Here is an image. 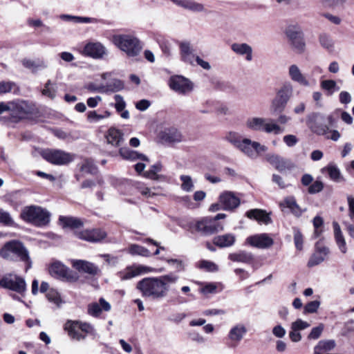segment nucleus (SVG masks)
<instances>
[{"mask_svg": "<svg viewBox=\"0 0 354 354\" xmlns=\"http://www.w3.org/2000/svg\"><path fill=\"white\" fill-rule=\"evenodd\" d=\"M80 169L82 171L87 174H94L97 172V167L90 160H86L82 165Z\"/></svg>", "mask_w": 354, "mask_h": 354, "instance_id": "obj_52", "label": "nucleus"}, {"mask_svg": "<svg viewBox=\"0 0 354 354\" xmlns=\"http://www.w3.org/2000/svg\"><path fill=\"white\" fill-rule=\"evenodd\" d=\"M109 311L111 310V305L104 298H100L99 304L92 303L88 306V313L90 315L93 317H98L102 311Z\"/></svg>", "mask_w": 354, "mask_h": 354, "instance_id": "obj_28", "label": "nucleus"}, {"mask_svg": "<svg viewBox=\"0 0 354 354\" xmlns=\"http://www.w3.org/2000/svg\"><path fill=\"white\" fill-rule=\"evenodd\" d=\"M246 333L247 329L244 325L237 324L230 329L228 337L233 342H239Z\"/></svg>", "mask_w": 354, "mask_h": 354, "instance_id": "obj_37", "label": "nucleus"}, {"mask_svg": "<svg viewBox=\"0 0 354 354\" xmlns=\"http://www.w3.org/2000/svg\"><path fill=\"white\" fill-rule=\"evenodd\" d=\"M231 49L237 55H246V60L252 59V48L246 43H234L231 45Z\"/></svg>", "mask_w": 354, "mask_h": 354, "instance_id": "obj_32", "label": "nucleus"}, {"mask_svg": "<svg viewBox=\"0 0 354 354\" xmlns=\"http://www.w3.org/2000/svg\"><path fill=\"white\" fill-rule=\"evenodd\" d=\"M219 201L225 210L236 208L240 204V199L233 192H225L221 194Z\"/></svg>", "mask_w": 354, "mask_h": 354, "instance_id": "obj_22", "label": "nucleus"}, {"mask_svg": "<svg viewBox=\"0 0 354 354\" xmlns=\"http://www.w3.org/2000/svg\"><path fill=\"white\" fill-rule=\"evenodd\" d=\"M114 98L115 100V108L116 111L118 112H121L124 111L126 106V103L123 100V97L120 95H115Z\"/></svg>", "mask_w": 354, "mask_h": 354, "instance_id": "obj_57", "label": "nucleus"}, {"mask_svg": "<svg viewBox=\"0 0 354 354\" xmlns=\"http://www.w3.org/2000/svg\"><path fill=\"white\" fill-rule=\"evenodd\" d=\"M50 274L57 279L68 282H75L78 280V274L71 270L59 261H55L49 267Z\"/></svg>", "mask_w": 354, "mask_h": 354, "instance_id": "obj_11", "label": "nucleus"}, {"mask_svg": "<svg viewBox=\"0 0 354 354\" xmlns=\"http://www.w3.org/2000/svg\"><path fill=\"white\" fill-rule=\"evenodd\" d=\"M328 253L329 250L328 248L317 245L315 252L312 254L308 261V266L311 268L320 264L325 260Z\"/></svg>", "mask_w": 354, "mask_h": 354, "instance_id": "obj_23", "label": "nucleus"}, {"mask_svg": "<svg viewBox=\"0 0 354 354\" xmlns=\"http://www.w3.org/2000/svg\"><path fill=\"white\" fill-rule=\"evenodd\" d=\"M272 180L273 183H276L281 189H285L288 187V185L285 183L283 178L278 174H274L272 177Z\"/></svg>", "mask_w": 354, "mask_h": 354, "instance_id": "obj_60", "label": "nucleus"}, {"mask_svg": "<svg viewBox=\"0 0 354 354\" xmlns=\"http://www.w3.org/2000/svg\"><path fill=\"white\" fill-rule=\"evenodd\" d=\"M0 286L21 295L26 290V283L24 279L13 273L3 275L0 279Z\"/></svg>", "mask_w": 354, "mask_h": 354, "instance_id": "obj_9", "label": "nucleus"}, {"mask_svg": "<svg viewBox=\"0 0 354 354\" xmlns=\"http://www.w3.org/2000/svg\"><path fill=\"white\" fill-rule=\"evenodd\" d=\"M75 236L82 239L91 243L100 242L106 237V232L100 228L76 231Z\"/></svg>", "mask_w": 354, "mask_h": 354, "instance_id": "obj_17", "label": "nucleus"}, {"mask_svg": "<svg viewBox=\"0 0 354 354\" xmlns=\"http://www.w3.org/2000/svg\"><path fill=\"white\" fill-rule=\"evenodd\" d=\"M84 55L95 58L100 59L106 53L104 46L100 42H89L84 48Z\"/></svg>", "mask_w": 354, "mask_h": 354, "instance_id": "obj_21", "label": "nucleus"}, {"mask_svg": "<svg viewBox=\"0 0 354 354\" xmlns=\"http://www.w3.org/2000/svg\"><path fill=\"white\" fill-rule=\"evenodd\" d=\"M59 221L63 227H70L71 229H77L84 225V222L80 218L73 216H60Z\"/></svg>", "mask_w": 354, "mask_h": 354, "instance_id": "obj_36", "label": "nucleus"}, {"mask_svg": "<svg viewBox=\"0 0 354 354\" xmlns=\"http://www.w3.org/2000/svg\"><path fill=\"white\" fill-rule=\"evenodd\" d=\"M174 4L193 12L204 11V6L192 0H171Z\"/></svg>", "mask_w": 354, "mask_h": 354, "instance_id": "obj_34", "label": "nucleus"}, {"mask_svg": "<svg viewBox=\"0 0 354 354\" xmlns=\"http://www.w3.org/2000/svg\"><path fill=\"white\" fill-rule=\"evenodd\" d=\"M170 89L180 95H187L193 91L194 84L183 75H172L168 80Z\"/></svg>", "mask_w": 354, "mask_h": 354, "instance_id": "obj_10", "label": "nucleus"}, {"mask_svg": "<svg viewBox=\"0 0 354 354\" xmlns=\"http://www.w3.org/2000/svg\"><path fill=\"white\" fill-rule=\"evenodd\" d=\"M113 41L129 57H137L142 50V46L138 39L131 35H115L113 37Z\"/></svg>", "mask_w": 354, "mask_h": 354, "instance_id": "obj_6", "label": "nucleus"}, {"mask_svg": "<svg viewBox=\"0 0 354 354\" xmlns=\"http://www.w3.org/2000/svg\"><path fill=\"white\" fill-rule=\"evenodd\" d=\"M319 42L322 46L326 48L328 51H333L334 49V41L332 38L326 35L323 34L319 36Z\"/></svg>", "mask_w": 354, "mask_h": 354, "instance_id": "obj_48", "label": "nucleus"}, {"mask_svg": "<svg viewBox=\"0 0 354 354\" xmlns=\"http://www.w3.org/2000/svg\"><path fill=\"white\" fill-rule=\"evenodd\" d=\"M37 113L38 109L32 102L19 100L12 101L10 120L13 122H18Z\"/></svg>", "mask_w": 354, "mask_h": 354, "instance_id": "obj_4", "label": "nucleus"}, {"mask_svg": "<svg viewBox=\"0 0 354 354\" xmlns=\"http://www.w3.org/2000/svg\"><path fill=\"white\" fill-rule=\"evenodd\" d=\"M333 226H334V234H335L336 243H337L339 249L340 250V251L342 253L345 254L347 251V248H346L345 239L342 233L339 225L337 223H334Z\"/></svg>", "mask_w": 354, "mask_h": 354, "instance_id": "obj_39", "label": "nucleus"}, {"mask_svg": "<svg viewBox=\"0 0 354 354\" xmlns=\"http://www.w3.org/2000/svg\"><path fill=\"white\" fill-rule=\"evenodd\" d=\"M64 330L72 339L82 340L86 337L84 335H82L79 331L80 329L79 328V322L77 321H67L64 324Z\"/></svg>", "mask_w": 354, "mask_h": 354, "instance_id": "obj_29", "label": "nucleus"}, {"mask_svg": "<svg viewBox=\"0 0 354 354\" xmlns=\"http://www.w3.org/2000/svg\"><path fill=\"white\" fill-rule=\"evenodd\" d=\"M46 297L49 301H53L56 304H59V303L61 301L59 295L56 291L53 290H50L47 292Z\"/></svg>", "mask_w": 354, "mask_h": 354, "instance_id": "obj_59", "label": "nucleus"}, {"mask_svg": "<svg viewBox=\"0 0 354 354\" xmlns=\"http://www.w3.org/2000/svg\"><path fill=\"white\" fill-rule=\"evenodd\" d=\"M225 138L236 148H238L243 139L239 133L234 131L228 132Z\"/></svg>", "mask_w": 354, "mask_h": 354, "instance_id": "obj_47", "label": "nucleus"}, {"mask_svg": "<svg viewBox=\"0 0 354 354\" xmlns=\"http://www.w3.org/2000/svg\"><path fill=\"white\" fill-rule=\"evenodd\" d=\"M195 227L198 232L205 236L223 230V225L215 222L211 217H205L197 221Z\"/></svg>", "mask_w": 354, "mask_h": 354, "instance_id": "obj_15", "label": "nucleus"}, {"mask_svg": "<svg viewBox=\"0 0 354 354\" xmlns=\"http://www.w3.org/2000/svg\"><path fill=\"white\" fill-rule=\"evenodd\" d=\"M283 140L288 147H293L298 142V139L294 135H286L283 137Z\"/></svg>", "mask_w": 354, "mask_h": 354, "instance_id": "obj_63", "label": "nucleus"}, {"mask_svg": "<svg viewBox=\"0 0 354 354\" xmlns=\"http://www.w3.org/2000/svg\"><path fill=\"white\" fill-rule=\"evenodd\" d=\"M162 169V165L160 162H157L152 165L149 170L145 171L144 173V176L152 179V180H158L159 176L157 174L158 172L160 171Z\"/></svg>", "mask_w": 354, "mask_h": 354, "instance_id": "obj_46", "label": "nucleus"}, {"mask_svg": "<svg viewBox=\"0 0 354 354\" xmlns=\"http://www.w3.org/2000/svg\"><path fill=\"white\" fill-rule=\"evenodd\" d=\"M178 277L173 273L160 277H145L137 283L136 288L142 297L160 299L167 295L169 285L175 283Z\"/></svg>", "mask_w": 354, "mask_h": 354, "instance_id": "obj_1", "label": "nucleus"}, {"mask_svg": "<svg viewBox=\"0 0 354 354\" xmlns=\"http://www.w3.org/2000/svg\"><path fill=\"white\" fill-rule=\"evenodd\" d=\"M324 188L322 182L316 180L313 183L308 187V193L310 194H315L320 192Z\"/></svg>", "mask_w": 354, "mask_h": 354, "instance_id": "obj_56", "label": "nucleus"}, {"mask_svg": "<svg viewBox=\"0 0 354 354\" xmlns=\"http://www.w3.org/2000/svg\"><path fill=\"white\" fill-rule=\"evenodd\" d=\"M245 125L251 130L274 135L280 134L283 131V129L270 118H250L247 120Z\"/></svg>", "mask_w": 354, "mask_h": 354, "instance_id": "obj_5", "label": "nucleus"}, {"mask_svg": "<svg viewBox=\"0 0 354 354\" xmlns=\"http://www.w3.org/2000/svg\"><path fill=\"white\" fill-rule=\"evenodd\" d=\"M13 84L9 82H0V94L10 92L12 89Z\"/></svg>", "mask_w": 354, "mask_h": 354, "instance_id": "obj_64", "label": "nucleus"}, {"mask_svg": "<svg viewBox=\"0 0 354 354\" xmlns=\"http://www.w3.org/2000/svg\"><path fill=\"white\" fill-rule=\"evenodd\" d=\"M162 138L165 142L176 143L183 140V136L176 129H168L162 132Z\"/></svg>", "mask_w": 354, "mask_h": 354, "instance_id": "obj_38", "label": "nucleus"}, {"mask_svg": "<svg viewBox=\"0 0 354 354\" xmlns=\"http://www.w3.org/2000/svg\"><path fill=\"white\" fill-rule=\"evenodd\" d=\"M106 139L107 143L113 147H120L124 141L123 133L120 130L112 127L110 128L106 134Z\"/></svg>", "mask_w": 354, "mask_h": 354, "instance_id": "obj_26", "label": "nucleus"}, {"mask_svg": "<svg viewBox=\"0 0 354 354\" xmlns=\"http://www.w3.org/2000/svg\"><path fill=\"white\" fill-rule=\"evenodd\" d=\"M246 242L251 246L259 249H268L274 244L273 239L266 233L258 234L248 236Z\"/></svg>", "mask_w": 354, "mask_h": 354, "instance_id": "obj_18", "label": "nucleus"}, {"mask_svg": "<svg viewBox=\"0 0 354 354\" xmlns=\"http://www.w3.org/2000/svg\"><path fill=\"white\" fill-rule=\"evenodd\" d=\"M43 95L46 96L51 100L56 97L57 86L55 84H52L51 81L48 80L44 84V88L41 90Z\"/></svg>", "mask_w": 354, "mask_h": 354, "instance_id": "obj_42", "label": "nucleus"}, {"mask_svg": "<svg viewBox=\"0 0 354 354\" xmlns=\"http://www.w3.org/2000/svg\"><path fill=\"white\" fill-rule=\"evenodd\" d=\"M216 285L214 283H209L205 284L202 288L201 292L203 294H212L215 293L216 290Z\"/></svg>", "mask_w": 354, "mask_h": 354, "instance_id": "obj_62", "label": "nucleus"}, {"mask_svg": "<svg viewBox=\"0 0 354 354\" xmlns=\"http://www.w3.org/2000/svg\"><path fill=\"white\" fill-rule=\"evenodd\" d=\"M120 156L124 160L134 161L136 160H141L144 161H149L148 158L136 151L129 149L127 147H121L119 149Z\"/></svg>", "mask_w": 354, "mask_h": 354, "instance_id": "obj_31", "label": "nucleus"}, {"mask_svg": "<svg viewBox=\"0 0 354 354\" xmlns=\"http://www.w3.org/2000/svg\"><path fill=\"white\" fill-rule=\"evenodd\" d=\"M73 266L80 272L95 276L100 272V268L94 263L85 260H73Z\"/></svg>", "mask_w": 354, "mask_h": 354, "instance_id": "obj_20", "label": "nucleus"}, {"mask_svg": "<svg viewBox=\"0 0 354 354\" xmlns=\"http://www.w3.org/2000/svg\"><path fill=\"white\" fill-rule=\"evenodd\" d=\"M237 149L251 158H257L259 153L264 152L268 149L265 145H262L258 142L252 141L249 138H243Z\"/></svg>", "mask_w": 354, "mask_h": 354, "instance_id": "obj_14", "label": "nucleus"}, {"mask_svg": "<svg viewBox=\"0 0 354 354\" xmlns=\"http://www.w3.org/2000/svg\"><path fill=\"white\" fill-rule=\"evenodd\" d=\"M325 116L320 112H312L306 116V124L315 133L323 136L329 131V127L324 122Z\"/></svg>", "mask_w": 354, "mask_h": 354, "instance_id": "obj_12", "label": "nucleus"}, {"mask_svg": "<svg viewBox=\"0 0 354 354\" xmlns=\"http://www.w3.org/2000/svg\"><path fill=\"white\" fill-rule=\"evenodd\" d=\"M41 155L48 162L55 165H67L75 158V155L60 149H45Z\"/></svg>", "mask_w": 354, "mask_h": 354, "instance_id": "obj_8", "label": "nucleus"}, {"mask_svg": "<svg viewBox=\"0 0 354 354\" xmlns=\"http://www.w3.org/2000/svg\"><path fill=\"white\" fill-rule=\"evenodd\" d=\"M320 305V302L317 300L312 301L308 303L304 307L305 313H314L317 312Z\"/></svg>", "mask_w": 354, "mask_h": 354, "instance_id": "obj_55", "label": "nucleus"}, {"mask_svg": "<svg viewBox=\"0 0 354 354\" xmlns=\"http://www.w3.org/2000/svg\"><path fill=\"white\" fill-rule=\"evenodd\" d=\"M288 75L293 82H297L301 86H309L310 84L306 75L301 73L300 68L296 64H292L289 66Z\"/></svg>", "mask_w": 354, "mask_h": 354, "instance_id": "obj_25", "label": "nucleus"}, {"mask_svg": "<svg viewBox=\"0 0 354 354\" xmlns=\"http://www.w3.org/2000/svg\"><path fill=\"white\" fill-rule=\"evenodd\" d=\"M21 216L24 221L35 226L41 227L50 222V214L40 206L30 205L23 209Z\"/></svg>", "mask_w": 354, "mask_h": 354, "instance_id": "obj_3", "label": "nucleus"}, {"mask_svg": "<svg viewBox=\"0 0 354 354\" xmlns=\"http://www.w3.org/2000/svg\"><path fill=\"white\" fill-rule=\"evenodd\" d=\"M228 259L234 262L251 263L254 261V256L251 252L241 250L237 252L230 253Z\"/></svg>", "mask_w": 354, "mask_h": 354, "instance_id": "obj_35", "label": "nucleus"}, {"mask_svg": "<svg viewBox=\"0 0 354 354\" xmlns=\"http://www.w3.org/2000/svg\"><path fill=\"white\" fill-rule=\"evenodd\" d=\"M124 84L120 80H113L106 86H101L98 89L100 93L116 92L123 88Z\"/></svg>", "mask_w": 354, "mask_h": 354, "instance_id": "obj_41", "label": "nucleus"}, {"mask_svg": "<svg viewBox=\"0 0 354 354\" xmlns=\"http://www.w3.org/2000/svg\"><path fill=\"white\" fill-rule=\"evenodd\" d=\"M236 241V236L232 233L218 235L214 237L213 243L218 248H229L232 246Z\"/></svg>", "mask_w": 354, "mask_h": 354, "instance_id": "obj_27", "label": "nucleus"}, {"mask_svg": "<svg viewBox=\"0 0 354 354\" xmlns=\"http://www.w3.org/2000/svg\"><path fill=\"white\" fill-rule=\"evenodd\" d=\"M181 59L191 65H194L196 59V55L194 50L192 48L190 44L188 42H182L180 44Z\"/></svg>", "mask_w": 354, "mask_h": 354, "instance_id": "obj_30", "label": "nucleus"}, {"mask_svg": "<svg viewBox=\"0 0 354 354\" xmlns=\"http://www.w3.org/2000/svg\"><path fill=\"white\" fill-rule=\"evenodd\" d=\"M129 252L132 255H140L145 257H148L151 255L148 249L137 244L131 245L129 248Z\"/></svg>", "mask_w": 354, "mask_h": 354, "instance_id": "obj_44", "label": "nucleus"}, {"mask_svg": "<svg viewBox=\"0 0 354 354\" xmlns=\"http://www.w3.org/2000/svg\"><path fill=\"white\" fill-rule=\"evenodd\" d=\"M324 329V326L323 324H319L317 326L313 328L307 336L308 339L316 340L319 339L321 337Z\"/></svg>", "mask_w": 354, "mask_h": 354, "instance_id": "obj_51", "label": "nucleus"}, {"mask_svg": "<svg viewBox=\"0 0 354 354\" xmlns=\"http://www.w3.org/2000/svg\"><path fill=\"white\" fill-rule=\"evenodd\" d=\"M292 91V86L290 84L283 85L277 91L276 95L270 102V110L272 114H279L285 110Z\"/></svg>", "mask_w": 354, "mask_h": 354, "instance_id": "obj_7", "label": "nucleus"}, {"mask_svg": "<svg viewBox=\"0 0 354 354\" xmlns=\"http://www.w3.org/2000/svg\"><path fill=\"white\" fill-rule=\"evenodd\" d=\"M245 214L249 218L254 219L264 224H268L271 221L270 217L266 212L261 209H250Z\"/></svg>", "mask_w": 354, "mask_h": 354, "instance_id": "obj_33", "label": "nucleus"}, {"mask_svg": "<svg viewBox=\"0 0 354 354\" xmlns=\"http://www.w3.org/2000/svg\"><path fill=\"white\" fill-rule=\"evenodd\" d=\"M325 169L328 171L329 177L335 182H341L343 177L341 175L339 169L334 165H328Z\"/></svg>", "mask_w": 354, "mask_h": 354, "instance_id": "obj_45", "label": "nucleus"}, {"mask_svg": "<svg viewBox=\"0 0 354 354\" xmlns=\"http://www.w3.org/2000/svg\"><path fill=\"white\" fill-rule=\"evenodd\" d=\"M23 66L32 72H37L39 69H44L47 67L46 63L43 60L35 61L30 59H24L22 60Z\"/></svg>", "mask_w": 354, "mask_h": 354, "instance_id": "obj_40", "label": "nucleus"}, {"mask_svg": "<svg viewBox=\"0 0 354 354\" xmlns=\"http://www.w3.org/2000/svg\"><path fill=\"white\" fill-rule=\"evenodd\" d=\"M321 88L327 91L328 95H332L335 91L339 90L337 83L333 80H326L321 82Z\"/></svg>", "mask_w": 354, "mask_h": 354, "instance_id": "obj_43", "label": "nucleus"}, {"mask_svg": "<svg viewBox=\"0 0 354 354\" xmlns=\"http://www.w3.org/2000/svg\"><path fill=\"white\" fill-rule=\"evenodd\" d=\"M286 35L294 50L297 53H303L305 49V43L300 28L297 26H290L286 30Z\"/></svg>", "mask_w": 354, "mask_h": 354, "instance_id": "obj_13", "label": "nucleus"}, {"mask_svg": "<svg viewBox=\"0 0 354 354\" xmlns=\"http://www.w3.org/2000/svg\"><path fill=\"white\" fill-rule=\"evenodd\" d=\"M180 179L182 181L181 188L183 190L189 192L194 189V183L191 176L187 175H182L180 176Z\"/></svg>", "mask_w": 354, "mask_h": 354, "instance_id": "obj_49", "label": "nucleus"}, {"mask_svg": "<svg viewBox=\"0 0 354 354\" xmlns=\"http://www.w3.org/2000/svg\"><path fill=\"white\" fill-rule=\"evenodd\" d=\"M294 243L297 250L299 251L302 250L304 243L303 236L301 232L297 228L294 229Z\"/></svg>", "mask_w": 354, "mask_h": 354, "instance_id": "obj_54", "label": "nucleus"}, {"mask_svg": "<svg viewBox=\"0 0 354 354\" xmlns=\"http://www.w3.org/2000/svg\"><path fill=\"white\" fill-rule=\"evenodd\" d=\"M153 271V268L147 266L133 265L128 266L124 270L119 272L118 275L122 281H125Z\"/></svg>", "mask_w": 354, "mask_h": 354, "instance_id": "obj_16", "label": "nucleus"}, {"mask_svg": "<svg viewBox=\"0 0 354 354\" xmlns=\"http://www.w3.org/2000/svg\"><path fill=\"white\" fill-rule=\"evenodd\" d=\"M351 95L347 91H342L339 95V100L341 104H347L351 102Z\"/></svg>", "mask_w": 354, "mask_h": 354, "instance_id": "obj_61", "label": "nucleus"}, {"mask_svg": "<svg viewBox=\"0 0 354 354\" xmlns=\"http://www.w3.org/2000/svg\"><path fill=\"white\" fill-rule=\"evenodd\" d=\"M0 257L10 261H21L24 262L26 272L32 267V261L28 250L19 241L12 240L6 242L0 250Z\"/></svg>", "mask_w": 354, "mask_h": 354, "instance_id": "obj_2", "label": "nucleus"}, {"mask_svg": "<svg viewBox=\"0 0 354 354\" xmlns=\"http://www.w3.org/2000/svg\"><path fill=\"white\" fill-rule=\"evenodd\" d=\"M266 160L280 172L291 170L295 167V164L290 160L283 158L276 154H268Z\"/></svg>", "mask_w": 354, "mask_h": 354, "instance_id": "obj_19", "label": "nucleus"}, {"mask_svg": "<svg viewBox=\"0 0 354 354\" xmlns=\"http://www.w3.org/2000/svg\"><path fill=\"white\" fill-rule=\"evenodd\" d=\"M198 267L200 269L205 270L207 272H216L218 270V266L214 262L203 260L198 262Z\"/></svg>", "mask_w": 354, "mask_h": 354, "instance_id": "obj_50", "label": "nucleus"}, {"mask_svg": "<svg viewBox=\"0 0 354 354\" xmlns=\"http://www.w3.org/2000/svg\"><path fill=\"white\" fill-rule=\"evenodd\" d=\"M279 206L282 209L288 208L290 212L297 217L301 216L303 212L306 211V209H301V207L297 204L294 196L286 197L283 201L279 203Z\"/></svg>", "mask_w": 354, "mask_h": 354, "instance_id": "obj_24", "label": "nucleus"}, {"mask_svg": "<svg viewBox=\"0 0 354 354\" xmlns=\"http://www.w3.org/2000/svg\"><path fill=\"white\" fill-rule=\"evenodd\" d=\"M272 334L278 338H283L286 333V329L281 325H277L272 328Z\"/></svg>", "mask_w": 354, "mask_h": 354, "instance_id": "obj_58", "label": "nucleus"}, {"mask_svg": "<svg viewBox=\"0 0 354 354\" xmlns=\"http://www.w3.org/2000/svg\"><path fill=\"white\" fill-rule=\"evenodd\" d=\"M310 326V324L308 322L304 321L301 319H297L291 324L290 329L300 331L308 328Z\"/></svg>", "mask_w": 354, "mask_h": 354, "instance_id": "obj_53", "label": "nucleus"}]
</instances>
